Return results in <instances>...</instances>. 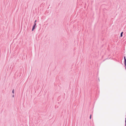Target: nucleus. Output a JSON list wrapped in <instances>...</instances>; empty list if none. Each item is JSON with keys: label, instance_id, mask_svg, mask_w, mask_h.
<instances>
[{"label": "nucleus", "instance_id": "obj_1", "mask_svg": "<svg viewBox=\"0 0 126 126\" xmlns=\"http://www.w3.org/2000/svg\"><path fill=\"white\" fill-rule=\"evenodd\" d=\"M36 25V23H34V25L32 27L35 29Z\"/></svg>", "mask_w": 126, "mask_h": 126}, {"label": "nucleus", "instance_id": "obj_2", "mask_svg": "<svg viewBox=\"0 0 126 126\" xmlns=\"http://www.w3.org/2000/svg\"><path fill=\"white\" fill-rule=\"evenodd\" d=\"M123 33V32H121V33L120 36L121 37H122V36Z\"/></svg>", "mask_w": 126, "mask_h": 126}, {"label": "nucleus", "instance_id": "obj_3", "mask_svg": "<svg viewBox=\"0 0 126 126\" xmlns=\"http://www.w3.org/2000/svg\"><path fill=\"white\" fill-rule=\"evenodd\" d=\"M124 64L125 65H126V60L124 61Z\"/></svg>", "mask_w": 126, "mask_h": 126}, {"label": "nucleus", "instance_id": "obj_4", "mask_svg": "<svg viewBox=\"0 0 126 126\" xmlns=\"http://www.w3.org/2000/svg\"><path fill=\"white\" fill-rule=\"evenodd\" d=\"M124 60H126V58L125 56H124Z\"/></svg>", "mask_w": 126, "mask_h": 126}, {"label": "nucleus", "instance_id": "obj_5", "mask_svg": "<svg viewBox=\"0 0 126 126\" xmlns=\"http://www.w3.org/2000/svg\"><path fill=\"white\" fill-rule=\"evenodd\" d=\"M35 29V28L32 27V31H33L34 30V29Z\"/></svg>", "mask_w": 126, "mask_h": 126}, {"label": "nucleus", "instance_id": "obj_6", "mask_svg": "<svg viewBox=\"0 0 126 126\" xmlns=\"http://www.w3.org/2000/svg\"><path fill=\"white\" fill-rule=\"evenodd\" d=\"M12 93L13 94L14 93V89H13L12 90Z\"/></svg>", "mask_w": 126, "mask_h": 126}, {"label": "nucleus", "instance_id": "obj_7", "mask_svg": "<svg viewBox=\"0 0 126 126\" xmlns=\"http://www.w3.org/2000/svg\"><path fill=\"white\" fill-rule=\"evenodd\" d=\"M91 115H90V118L91 119Z\"/></svg>", "mask_w": 126, "mask_h": 126}, {"label": "nucleus", "instance_id": "obj_8", "mask_svg": "<svg viewBox=\"0 0 126 126\" xmlns=\"http://www.w3.org/2000/svg\"><path fill=\"white\" fill-rule=\"evenodd\" d=\"M36 20L35 21L34 23H36Z\"/></svg>", "mask_w": 126, "mask_h": 126}, {"label": "nucleus", "instance_id": "obj_9", "mask_svg": "<svg viewBox=\"0 0 126 126\" xmlns=\"http://www.w3.org/2000/svg\"><path fill=\"white\" fill-rule=\"evenodd\" d=\"M125 65V69H126V65Z\"/></svg>", "mask_w": 126, "mask_h": 126}, {"label": "nucleus", "instance_id": "obj_10", "mask_svg": "<svg viewBox=\"0 0 126 126\" xmlns=\"http://www.w3.org/2000/svg\"><path fill=\"white\" fill-rule=\"evenodd\" d=\"M13 97H14V95H13Z\"/></svg>", "mask_w": 126, "mask_h": 126}]
</instances>
